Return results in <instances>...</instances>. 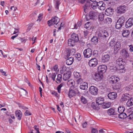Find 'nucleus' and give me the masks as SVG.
I'll return each instance as SVG.
<instances>
[{
  "label": "nucleus",
  "mask_w": 133,
  "mask_h": 133,
  "mask_svg": "<svg viewBox=\"0 0 133 133\" xmlns=\"http://www.w3.org/2000/svg\"><path fill=\"white\" fill-rule=\"evenodd\" d=\"M84 4L83 6L84 10L86 13L87 12V10L90 8L91 6V3L88 0Z\"/></svg>",
  "instance_id": "10"
},
{
  "label": "nucleus",
  "mask_w": 133,
  "mask_h": 133,
  "mask_svg": "<svg viewBox=\"0 0 133 133\" xmlns=\"http://www.w3.org/2000/svg\"><path fill=\"white\" fill-rule=\"evenodd\" d=\"M97 63L98 62L97 59L95 58H93L89 61L88 64L90 66L94 67L96 66Z\"/></svg>",
  "instance_id": "9"
},
{
  "label": "nucleus",
  "mask_w": 133,
  "mask_h": 133,
  "mask_svg": "<svg viewBox=\"0 0 133 133\" xmlns=\"http://www.w3.org/2000/svg\"><path fill=\"white\" fill-rule=\"evenodd\" d=\"M130 95L129 94H125L123 95L121 98V101H124L128 100L129 98Z\"/></svg>",
  "instance_id": "20"
},
{
  "label": "nucleus",
  "mask_w": 133,
  "mask_h": 133,
  "mask_svg": "<svg viewBox=\"0 0 133 133\" xmlns=\"http://www.w3.org/2000/svg\"><path fill=\"white\" fill-rule=\"evenodd\" d=\"M107 69V67L106 65H99L98 68V71L99 72H101L103 74L105 72Z\"/></svg>",
  "instance_id": "11"
},
{
  "label": "nucleus",
  "mask_w": 133,
  "mask_h": 133,
  "mask_svg": "<svg viewBox=\"0 0 133 133\" xmlns=\"http://www.w3.org/2000/svg\"><path fill=\"white\" fill-rule=\"evenodd\" d=\"M92 107L94 109L96 110H98L100 109L99 107L97 106L96 104L95 103H92L91 105Z\"/></svg>",
  "instance_id": "36"
},
{
  "label": "nucleus",
  "mask_w": 133,
  "mask_h": 133,
  "mask_svg": "<svg viewBox=\"0 0 133 133\" xmlns=\"http://www.w3.org/2000/svg\"><path fill=\"white\" fill-rule=\"evenodd\" d=\"M42 16L43 14H40L39 15L38 17V19L37 20V21H40L42 19Z\"/></svg>",
  "instance_id": "55"
},
{
  "label": "nucleus",
  "mask_w": 133,
  "mask_h": 133,
  "mask_svg": "<svg viewBox=\"0 0 133 133\" xmlns=\"http://www.w3.org/2000/svg\"><path fill=\"white\" fill-rule=\"evenodd\" d=\"M77 82L78 84H81L83 82V80L81 78H79L77 80Z\"/></svg>",
  "instance_id": "53"
},
{
  "label": "nucleus",
  "mask_w": 133,
  "mask_h": 133,
  "mask_svg": "<svg viewBox=\"0 0 133 133\" xmlns=\"http://www.w3.org/2000/svg\"><path fill=\"white\" fill-rule=\"evenodd\" d=\"M82 24L81 22L80 21L78 22L77 24H75L74 26V28L77 29L78 27L81 26Z\"/></svg>",
  "instance_id": "44"
},
{
  "label": "nucleus",
  "mask_w": 133,
  "mask_h": 133,
  "mask_svg": "<svg viewBox=\"0 0 133 133\" xmlns=\"http://www.w3.org/2000/svg\"><path fill=\"white\" fill-rule=\"evenodd\" d=\"M94 78L95 81H99L103 78V74L102 73L98 71V72L95 74Z\"/></svg>",
  "instance_id": "7"
},
{
  "label": "nucleus",
  "mask_w": 133,
  "mask_h": 133,
  "mask_svg": "<svg viewBox=\"0 0 133 133\" xmlns=\"http://www.w3.org/2000/svg\"><path fill=\"white\" fill-rule=\"evenodd\" d=\"M108 97L110 99L113 100L115 99L117 97V95L116 93L115 92H111L108 94Z\"/></svg>",
  "instance_id": "15"
},
{
  "label": "nucleus",
  "mask_w": 133,
  "mask_h": 133,
  "mask_svg": "<svg viewBox=\"0 0 133 133\" xmlns=\"http://www.w3.org/2000/svg\"><path fill=\"white\" fill-rule=\"evenodd\" d=\"M19 39L21 40V42L24 43H25L27 40L26 39H25L24 38H19Z\"/></svg>",
  "instance_id": "62"
},
{
  "label": "nucleus",
  "mask_w": 133,
  "mask_h": 133,
  "mask_svg": "<svg viewBox=\"0 0 133 133\" xmlns=\"http://www.w3.org/2000/svg\"><path fill=\"white\" fill-rule=\"evenodd\" d=\"M121 47V44L120 42H117L114 47V52L116 54L118 51L120 50Z\"/></svg>",
  "instance_id": "16"
},
{
  "label": "nucleus",
  "mask_w": 133,
  "mask_h": 133,
  "mask_svg": "<svg viewBox=\"0 0 133 133\" xmlns=\"http://www.w3.org/2000/svg\"><path fill=\"white\" fill-rule=\"evenodd\" d=\"M71 38L75 41L76 42L78 41V38L77 35L73 33L71 35Z\"/></svg>",
  "instance_id": "27"
},
{
  "label": "nucleus",
  "mask_w": 133,
  "mask_h": 133,
  "mask_svg": "<svg viewBox=\"0 0 133 133\" xmlns=\"http://www.w3.org/2000/svg\"><path fill=\"white\" fill-rule=\"evenodd\" d=\"M90 22H88L87 23L84 25V28L88 29H90Z\"/></svg>",
  "instance_id": "48"
},
{
  "label": "nucleus",
  "mask_w": 133,
  "mask_h": 133,
  "mask_svg": "<svg viewBox=\"0 0 133 133\" xmlns=\"http://www.w3.org/2000/svg\"><path fill=\"white\" fill-rule=\"evenodd\" d=\"M75 57L78 61H79L81 59V55L79 53H77L75 55Z\"/></svg>",
  "instance_id": "47"
},
{
  "label": "nucleus",
  "mask_w": 133,
  "mask_h": 133,
  "mask_svg": "<svg viewBox=\"0 0 133 133\" xmlns=\"http://www.w3.org/2000/svg\"><path fill=\"white\" fill-rule=\"evenodd\" d=\"M107 112L110 115H115L116 114L115 113L114 110L112 108L109 109L108 110Z\"/></svg>",
  "instance_id": "33"
},
{
  "label": "nucleus",
  "mask_w": 133,
  "mask_h": 133,
  "mask_svg": "<svg viewBox=\"0 0 133 133\" xmlns=\"http://www.w3.org/2000/svg\"><path fill=\"white\" fill-rule=\"evenodd\" d=\"M83 54L84 57L87 58H89L92 55L91 50L89 48L85 49L84 51Z\"/></svg>",
  "instance_id": "6"
},
{
  "label": "nucleus",
  "mask_w": 133,
  "mask_h": 133,
  "mask_svg": "<svg viewBox=\"0 0 133 133\" xmlns=\"http://www.w3.org/2000/svg\"><path fill=\"white\" fill-rule=\"evenodd\" d=\"M125 110V108L123 106H120L118 108V112L119 113H124L123 112Z\"/></svg>",
  "instance_id": "38"
},
{
  "label": "nucleus",
  "mask_w": 133,
  "mask_h": 133,
  "mask_svg": "<svg viewBox=\"0 0 133 133\" xmlns=\"http://www.w3.org/2000/svg\"><path fill=\"white\" fill-rule=\"evenodd\" d=\"M56 2L55 3V8H56L58 9H59V5L60 3V0H54Z\"/></svg>",
  "instance_id": "42"
},
{
  "label": "nucleus",
  "mask_w": 133,
  "mask_h": 133,
  "mask_svg": "<svg viewBox=\"0 0 133 133\" xmlns=\"http://www.w3.org/2000/svg\"><path fill=\"white\" fill-rule=\"evenodd\" d=\"M90 7L93 9H96L97 6V2H94L91 4Z\"/></svg>",
  "instance_id": "31"
},
{
  "label": "nucleus",
  "mask_w": 133,
  "mask_h": 133,
  "mask_svg": "<svg viewBox=\"0 0 133 133\" xmlns=\"http://www.w3.org/2000/svg\"><path fill=\"white\" fill-rule=\"evenodd\" d=\"M110 56L109 55H103L102 58V62L104 63L108 62L110 59Z\"/></svg>",
  "instance_id": "17"
},
{
  "label": "nucleus",
  "mask_w": 133,
  "mask_h": 133,
  "mask_svg": "<svg viewBox=\"0 0 133 133\" xmlns=\"http://www.w3.org/2000/svg\"><path fill=\"white\" fill-rule=\"evenodd\" d=\"M132 85H130L125 88V89L127 91H129L132 89Z\"/></svg>",
  "instance_id": "50"
},
{
  "label": "nucleus",
  "mask_w": 133,
  "mask_h": 133,
  "mask_svg": "<svg viewBox=\"0 0 133 133\" xmlns=\"http://www.w3.org/2000/svg\"><path fill=\"white\" fill-rule=\"evenodd\" d=\"M116 43L115 39H112L110 42V45L111 46H113L116 44Z\"/></svg>",
  "instance_id": "43"
},
{
  "label": "nucleus",
  "mask_w": 133,
  "mask_h": 133,
  "mask_svg": "<svg viewBox=\"0 0 133 133\" xmlns=\"http://www.w3.org/2000/svg\"><path fill=\"white\" fill-rule=\"evenodd\" d=\"M89 91L91 94L96 95L98 93V89L96 87L91 86L90 88Z\"/></svg>",
  "instance_id": "8"
},
{
  "label": "nucleus",
  "mask_w": 133,
  "mask_h": 133,
  "mask_svg": "<svg viewBox=\"0 0 133 133\" xmlns=\"http://www.w3.org/2000/svg\"><path fill=\"white\" fill-rule=\"evenodd\" d=\"M118 69L119 70L120 72H124L125 71L124 65H120V66H119Z\"/></svg>",
  "instance_id": "39"
},
{
  "label": "nucleus",
  "mask_w": 133,
  "mask_h": 133,
  "mask_svg": "<svg viewBox=\"0 0 133 133\" xmlns=\"http://www.w3.org/2000/svg\"><path fill=\"white\" fill-rule=\"evenodd\" d=\"M98 131L95 128H93L92 129V133H97Z\"/></svg>",
  "instance_id": "64"
},
{
  "label": "nucleus",
  "mask_w": 133,
  "mask_h": 133,
  "mask_svg": "<svg viewBox=\"0 0 133 133\" xmlns=\"http://www.w3.org/2000/svg\"><path fill=\"white\" fill-rule=\"evenodd\" d=\"M88 1V0H78V1L80 3L83 4L85 3Z\"/></svg>",
  "instance_id": "63"
},
{
  "label": "nucleus",
  "mask_w": 133,
  "mask_h": 133,
  "mask_svg": "<svg viewBox=\"0 0 133 133\" xmlns=\"http://www.w3.org/2000/svg\"><path fill=\"white\" fill-rule=\"evenodd\" d=\"M31 114L30 113L29 111L28 110L26 111L24 113V115L25 116H28L31 115Z\"/></svg>",
  "instance_id": "59"
},
{
  "label": "nucleus",
  "mask_w": 133,
  "mask_h": 133,
  "mask_svg": "<svg viewBox=\"0 0 133 133\" xmlns=\"http://www.w3.org/2000/svg\"><path fill=\"white\" fill-rule=\"evenodd\" d=\"M98 15V13L97 12L91 11L89 13V15L87 16V20H89L90 19L94 20L96 18Z\"/></svg>",
  "instance_id": "4"
},
{
  "label": "nucleus",
  "mask_w": 133,
  "mask_h": 133,
  "mask_svg": "<svg viewBox=\"0 0 133 133\" xmlns=\"http://www.w3.org/2000/svg\"><path fill=\"white\" fill-rule=\"evenodd\" d=\"M103 2H97V6L98 8L103 5V4H104Z\"/></svg>",
  "instance_id": "52"
},
{
  "label": "nucleus",
  "mask_w": 133,
  "mask_h": 133,
  "mask_svg": "<svg viewBox=\"0 0 133 133\" xmlns=\"http://www.w3.org/2000/svg\"><path fill=\"white\" fill-rule=\"evenodd\" d=\"M81 102L84 104H86L87 102V100L84 97L82 96L81 98Z\"/></svg>",
  "instance_id": "46"
},
{
  "label": "nucleus",
  "mask_w": 133,
  "mask_h": 133,
  "mask_svg": "<svg viewBox=\"0 0 133 133\" xmlns=\"http://www.w3.org/2000/svg\"><path fill=\"white\" fill-rule=\"evenodd\" d=\"M129 34V30H123L122 35L123 37H127L128 36Z\"/></svg>",
  "instance_id": "35"
},
{
  "label": "nucleus",
  "mask_w": 133,
  "mask_h": 133,
  "mask_svg": "<svg viewBox=\"0 0 133 133\" xmlns=\"http://www.w3.org/2000/svg\"><path fill=\"white\" fill-rule=\"evenodd\" d=\"M125 21V18L121 16L119 18L116 24V27L117 29H119L123 25Z\"/></svg>",
  "instance_id": "2"
},
{
  "label": "nucleus",
  "mask_w": 133,
  "mask_h": 133,
  "mask_svg": "<svg viewBox=\"0 0 133 133\" xmlns=\"http://www.w3.org/2000/svg\"><path fill=\"white\" fill-rule=\"evenodd\" d=\"M63 83H61L57 88V90L58 92L59 93H61V88L63 86Z\"/></svg>",
  "instance_id": "45"
},
{
  "label": "nucleus",
  "mask_w": 133,
  "mask_h": 133,
  "mask_svg": "<svg viewBox=\"0 0 133 133\" xmlns=\"http://www.w3.org/2000/svg\"><path fill=\"white\" fill-rule=\"evenodd\" d=\"M74 75L75 77L76 78H79L80 76V73L78 72H74Z\"/></svg>",
  "instance_id": "49"
},
{
  "label": "nucleus",
  "mask_w": 133,
  "mask_h": 133,
  "mask_svg": "<svg viewBox=\"0 0 133 133\" xmlns=\"http://www.w3.org/2000/svg\"><path fill=\"white\" fill-rule=\"evenodd\" d=\"M62 80V76L60 74H58L57 75V78L56 79V82L57 83H59L61 82Z\"/></svg>",
  "instance_id": "37"
},
{
  "label": "nucleus",
  "mask_w": 133,
  "mask_h": 133,
  "mask_svg": "<svg viewBox=\"0 0 133 133\" xmlns=\"http://www.w3.org/2000/svg\"><path fill=\"white\" fill-rule=\"evenodd\" d=\"M104 98L101 97L97 98L96 99V104L99 105H100L104 103Z\"/></svg>",
  "instance_id": "21"
},
{
  "label": "nucleus",
  "mask_w": 133,
  "mask_h": 133,
  "mask_svg": "<svg viewBox=\"0 0 133 133\" xmlns=\"http://www.w3.org/2000/svg\"><path fill=\"white\" fill-rule=\"evenodd\" d=\"M99 9L101 10H104L105 9V4H103L102 6L100 7Z\"/></svg>",
  "instance_id": "58"
},
{
  "label": "nucleus",
  "mask_w": 133,
  "mask_h": 133,
  "mask_svg": "<svg viewBox=\"0 0 133 133\" xmlns=\"http://www.w3.org/2000/svg\"><path fill=\"white\" fill-rule=\"evenodd\" d=\"M103 104L104 105V106H102L103 108H105L109 107L111 105V103L109 102L106 103H103Z\"/></svg>",
  "instance_id": "40"
},
{
  "label": "nucleus",
  "mask_w": 133,
  "mask_h": 133,
  "mask_svg": "<svg viewBox=\"0 0 133 133\" xmlns=\"http://www.w3.org/2000/svg\"><path fill=\"white\" fill-rule=\"evenodd\" d=\"M98 36L93 37L91 39V41L93 44H96L98 42Z\"/></svg>",
  "instance_id": "32"
},
{
  "label": "nucleus",
  "mask_w": 133,
  "mask_h": 133,
  "mask_svg": "<svg viewBox=\"0 0 133 133\" xmlns=\"http://www.w3.org/2000/svg\"><path fill=\"white\" fill-rule=\"evenodd\" d=\"M106 22L108 23H110L112 22V19L111 18L109 17H107L105 19Z\"/></svg>",
  "instance_id": "51"
},
{
  "label": "nucleus",
  "mask_w": 133,
  "mask_h": 133,
  "mask_svg": "<svg viewBox=\"0 0 133 133\" xmlns=\"http://www.w3.org/2000/svg\"><path fill=\"white\" fill-rule=\"evenodd\" d=\"M73 80L72 79H71L70 80H69L68 82L67 83L68 84H71L72 86H73Z\"/></svg>",
  "instance_id": "57"
},
{
  "label": "nucleus",
  "mask_w": 133,
  "mask_h": 133,
  "mask_svg": "<svg viewBox=\"0 0 133 133\" xmlns=\"http://www.w3.org/2000/svg\"><path fill=\"white\" fill-rule=\"evenodd\" d=\"M75 52V50L74 49L72 48L71 49H68L66 54L68 57H69L70 55H74Z\"/></svg>",
  "instance_id": "18"
},
{
  "label": "nucleus",
  "mask_w": 133,
  "mask_h": 133,
  "mask_svg": "<svg viewBox=\"0 0 133 133\" xmlns=\"http://www.w3.org/2000/svg\"><path fill=\"white\" fill-rule=\"evenodd\" d=\"M83 125V127L84 128H86L88 124H87V123L86 122H85L84 123H83L82 124Z\"/></svg>",
  "instance_id": "61"
},
{
  "label": "nucleus",
  "mask_w": 133,
  "mask_h": 133,
  "mask_svg": "<svg viewBox=\"0 0 133 133\" xmlns=\"http://www.w3.org/2000/svg\"><path fill=\"white\" fill-rule=\"evenodd\" d=\"M104 15L102 14H100L98 16L99 20L101 21H102L104 19Z\"/></svg>",
  "instance_id": "41"
},
{
  "label": "nucleus",
  "mask_w": 133,
  "mask_h": 133,
  "mask_svg": "<svg viewBox=\"0 0 133 133\" xmlns=\"http://www.w3.org/2000/svg\"><path fill=\"white\" fill-rule=\"evenodd\" d=\"M76 42L75 41L71 38L69 39L68 42V44L69 46H73L75 44V43Z\"/></svg>",
  "instance_id": "28"
},
{
  "label": "nucleus",
  "mask_w": 133,
  "mask_h": 133,
  "mask_svg": "<svg viewBox=\"0 0 133 133\" xmlns=\"http://www.w3.org/2000/svg\"><path fill=\"white\" fill-rule=\"evenodd\" d=\"M15 114L17 118L20 120L21 119L22 116V114L21 111L20 110H18L15 111Z\"/></svg>",
  "instance_id": "19"
},
{
  "label": "nucleus",
  "mask_w": 133,
  "mask_h": 133,
  "mask_svg": "<svg viewBox=\"0 0 133 133\" xmlns=\"http://www.w3.org/2000/svg\"><path fill=\"white\" fill-rule=\"evenodd\" d=\"M97 36H98L99 40H103L109 36V34L107 31L105 30H100L97 33Z\"/></svg>",
  "instance_id": "1"
},
{
  "label": "nucleus",
  "mask_w": 133,
  "mask_h": 133,
  "mask_svg": "<svg viewBox=\"0 0 133 133\" xmlns=\"http://www.w3.org/2000/svg\"><path fill=\"white\" fill-rule=\"evenodd\" d=\"M129 50L130 52H133V45H129Z\"/></svg>",
  "instance_id": "56"
},
{
  "label": "nucleus",
  "mask_w": 133,
  "mask_h": 133,
  "mask_svg": "<svg viewBox=\"0 0 133 133\" xmlns=\"http://www.w3.org/2000/svg\"><path fill=\"white\" fill-rule=\"evenodd\" d=\"M80 88L81 89L85 90L88 88V85L87 83H84L82 85H81Z\"/></svg>",
  "instance_id": "34"
},
{
  "label": "nucleus",
  "mask_w": 133,
  "mask_h": 133,
  "mask_svg": "<svg viewBox=\"0 0 133 133\" xmlns=\"http://www.w3.org/2000/svg\"><path fill=\"white\" fill-rule=\"evenodd\" d=\"M113 12V9L112 8H108L106 10L105 14L108 16H109L112 14Z\"/></svg>",
  "instance_id": "24"
},
{
  "label": "nucleus",
  "mask_w": 133,
  "mask_h": 133,
  "mask_svg": "<svg viewBox=\"0 0 133 133\" xmlns=\"http://www.w3.org/2000/svg\"><path fill=\"white\" fill-rule=\"evenodd\" d=\"M133 25V18H129L126 22L125 24V27L128 28L131 27Z\"/></svg>",
  "instance_id": "14"
},
{
  "label": "nucleus",
  "mask_w": 133,
  "mask_h": 133,
  "mask_svg": "<svg viewBox=\"0 0 133 133\" xmlns=\"http://www.w3.org/2000/svg\"><path fill=\"white\" fill-rule=\"evenodd\" d=\"M121 54L122 56L126 58L128 57L129 56L128 51L124 49H123L121 51Z\"/></svg>",
  "instance_id": "26"
},
{
  "label": "nucleus",
  "mask_w": 133,
  "mask_h": 133,
  "mask_svg": "<svg viewBox=\"0 0 133 133\" xmlns=\"http://www.w3.org/2000/svg\"><path fill=\"white\" fill-rule=\"evenodd\" d=\"M118 117L121 119H124L127 117L126 114L125 113H119L118 114Z\"/></svg>",
  "instance_id": "29"
},
{
  "label": "nucleus",
  "mask_w": 133,
  "mask_h": 133,
  "mask_svg": "<svg viewBox=\"0 0 133 133\" xmlns=\"http://www.w3.org/2000/svg\"><path fill=\"white\" fill-rule=\"evenodd\" d=\"M52 76L51 77V78H52L53 80L54 81H55V78L56 75V73H52L51 74Z\"/></svg>",
  "instance_id": "54"
},
{
  "label": "nucleus",
  "mask_w": 133,
  "mask_h": 133,
  "mask_svg": "<svg viewBox=\"0 0 133 133\" xmlns=\"http://www.w3.org/2000/svg\"><path fill=\"white\" fill-rule=\"evenodd\" d=\"M110 83L111 84L116 83L119 80V78L115 76H112L110 78Z\"/></svg>",
  "instance_id": "13"
},
{
  "label": "nucleus",
  "mask_w": 133,
  "mask_h": 133,
  "mask_svg": "<svg viewBox=\"0 0 133 133\" xmlns=\"http://www.w3.org/2000/svg\"><path fill=\"white\" fill-rule=\"evenodd\" d=\"M128 118L130 119H131L133 118V114H131L129 115L128 116Z\"/></svg>",
  "instance_id": "60"
},
{
  "label": "nucleus",
  "mask_w": 133,
  "mask_h": 133,
  "mask_svg": "<svg viewBox=\"0 0 133 133\" xmlns=\"http://www.w3.org/2000/svg\"><path fill=\"white\" fill-rule=\"evenodd\" d=\"M78 92V91L77 89H72L71 88H70L68 94V96L71 98L74 96H76Z\"/></svg>",
  "instance_id": "5"
},
{
  "label": "nucleus",
  "mask_w": 133,
  "mask_h": 133,
  "mask_svg": "<svg viewBox=\"0 0 133 133\" xmlns=\"http://www.w3.org/2000/svg\"><path fill=\"white\" fill-rule=\"evenodd\" d=\"M126 104L127 106L129 107L133 105V98H131L129 100Z\"/></svg>",
  "instance_id": "30"
},
{
  "label": "nucleus",
  "mask_w": 133,
  "mask_h": 133,
  "mask_svg": "<svg viewBox=\"0 0 133 133\" xmlns=\"http://www.w3.org/2000/svg\"><path fill=\"white\" fill-rule=\"evenodd\" d=\"M126 6H121L117 8V12L119 14H122L126 11Z\"/></svg>",
  "instance_id": "12"
},
{
  "label": "nucleus",
  "mask_w": 133,
  "mask_h": 133,
  "mask_svg": "<svg viewBox=\"0 0 133 133\" xmlns=\"http://www.w3.org/2000/svg\"><path fill=\"white\" fill-rule=\"evenodd\" d=\"M60 21V19L58 17L55 16L51 19L48 21V24L49 26L53 25L55 24L57 25Z\"/></svg>",
  "instance_id": "3"
},
{
  "label": "nucleus",
  "mask_w": 133,
  "mask_h": 133,
  "mask_svg": "<svg viewBox=\"0 0 133 133\" xmlns=\"http://www.w3.org/2000/svg\"><path fill=\"white\" fill-rule=\"evenodd\" d=\"M71 76V75L69 72L64 73L63 77V79L65 81L68 80Z\"/></svg>",
  "instance_id": "23"
},
{
  "label": "nucleus",
  "mask_w": 133,
  "mask_h": 133,
  "mask_svg": "<svg viewBox=\"0 0 133 133\" xmlns=\"http://www.w3.org/2000/svg\"><path fill=\"white\" fill-rule=\"evenodd\" d=\"M74 57H70L66 60V63L68 65L72 64L74 62Z\"/></svg>",
  "instance_id": "25"
},
{
  "label": "nucleus",
  "mask_w": 133,
  "mask_h": 133,
  "mask_svg": "<svg viewBox=\"0 0 133 133\" xmlns=\"http://www.w3.org/2000/svg\"><path fill=\"white\" fill-rule=\"evenodd\" d=\"M123 60L122 58H119L116 61V64L119 66L124 65L125 62Z\"/></svg>",
  "instance_id": "22"
}]
</instances>
